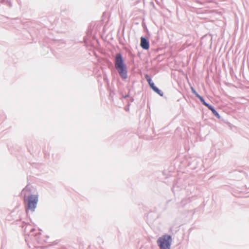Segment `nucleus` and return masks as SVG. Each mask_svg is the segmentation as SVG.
<instances>
[{"instance_id":"nucleus-1","label":"nucleus","mask_w":249,"mask_h":249,"mask_svg":"<svg viewBox=\"0 0 249 249\" xmlns=\"http://www.w3.org/2000/svg\"><path fill=\"white\" fill-rule=\"evenodd\" d=\"M115 68L122 79H126L127 78V66L120 53L115 55Z\"/></svg>"},{"instance_id":"nucleus-2","label":"nucleus","mask_w":249,"mask_h":249,"mask_svg":"<svg viewBox=\"0 0 249 249\" xmlns=\"http://www.w3.org/2000/svg\"><path fill=\"white\" fill-rule=\"evenodd\" d=\"M172 241L171 236L165 234L159 238L157 240V244L160 247V249H170Z\"/></svg>"},{"instance_id":"nucleus-3","label":"nucleus","mask_w":249,"mask_h":249,"mask_svg":"<svg viewBox=\"0 0 249 249\" xmlns=\"http://www.w3.org/2000/svg\"><path fill=\"white\" fill-rule=\"evenodd\" d=\"M24 200L27 202V209L32 212H34L38 201V197L36 195L28 196Z\"/></svg>"},{"instance_id":"nucleus-4","label":"nucleus","mask_w":249,"mask_h":249,"mask_svg":"<svg viewBox=\"0 0 249 249\" xmlns=\"http://www.w3.org/2000/svg\"><path fill=\"white\" fill-rule=\"evenodd\" d=\"M145 78L148 82L150 88L157 93L160 95V96H163V92L159 89L157 87L155 86L154 83L152 82L151 77L148 75L146 74Z\"/></svg>"},{"instance_id":"nucleus-5","label":"nucleus","mask_w":249,"mask_h":249,"mask_svg":"<svg viewBox=\"0 0 249 249\" xmlns=\"http://www.w3.org/2000/svg\"><path fill=\"white\" fill-rule=\"evenodd\" d=\"M35 229H32L31 230L30 233L28 235V237L25 238V240L26 242H27V240L29 239V238L33 241H37L38 240V239H39V238L40 237V233L37 232V233H35Z\"/></svg>"},{"instance_id":"nucleus-6","label":"nucleus","mask_w":249,"mask_h":249,"mask_svg":"<svg viewBox=\"0 0 249 249\" xmlns=\"http://www.w3.org/2000/svg\"><path fill=\"white\" fill-rule=\"evenodd\" d=\"M141 46L144 50H148L149 48V41L143 36L141 38Z\"/></svg>"},{"instance_id":"nucleus-7","label":"nucleus","mask_w":249,"mask_h":249,"mask_svg":"<svg viewBox=\"0 0 249 249\" xmlns=\"http://www.w3.org/2000/svg\"><path fill=\"white\" fill-rule=\"evenodd\" d=\"M212 112H213V114L217 118L219 119L220 118V115H219L218 113L216 111V110L214 108H213L212 110Z\"/></svg>"},{"instance_id":"nucleus-8","label":"nucleus","mask_w":249,"mask_h":249,"mask_svg":"<svg viewBox=\"0 0 249 249\" xmlns=\"http://www.w3.org/2000/svg\"><path fill=\"white\" fill-rule=\"evenodd\" d=\"M197 98H198L200 100V101L201 102V103L203 104V105H204V106L207 104V103L205 101V100L200 95H199Z\"/></svg>"},{"instance_id":"nucleus-9","label":"nucleus","mask_w":249,"mask_h":249,"mask_svg":"<svg viewBox=\"0 0 249 249\" xmlns=\"http://www.w3.org/2000/svg\"><path fill=\"white\" fill-rule=\"evenodd\" d=\"M191 89L193 93H194L197 97L199 94L196 91L194 88L192 87H191Z\"/></svg>"},{"instance_id":"nucleus-10","label":"nucleus","mask_w":249,"mask_h":249,"mask_svg":"<svg viewBox=\"0 0 249 249\" xmlns=\"http://www.w3.org/2000/svg\"><path fill=\"white\" fill-rule=\"evenodd\" d=\"M210 110H212L214 107L211 105L207 103L205 105Z\"/></svg>"},{"instance_id":"nucleus-11","label":"nucleus","mask_w":249,"mask_h":249,"mask_svg":"<svg viewBox=\"0 0 249 249\" xmlns=\"http://www.w3.org/2000/svg\"><path fill=\"white\" fill-rule=\"evenodd\" d=\"M210 110H212L214 107L211 105L207 103L205 105Z\"/></svg>"},{"instance_id":"nucleus-12","label":"nucleus","mask_w":249,"mask_h":249,"mask_svg":"<svg viewBox=\"0 0 249 249\" xmlns=\"http://www.w3.org/2000/svg\"><path fill=\"white\" fill-rule=\"evenodd\" d=\"M128 95H126V96H124V98H126V97H128Z\"/></svg>"}]
</instances>
